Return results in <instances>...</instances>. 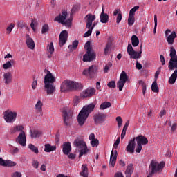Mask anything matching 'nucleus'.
Here are the masks:
<instances>
[{
    "label": "nucleus",
    "instance_id": "nucleus-1",
    "mask_svg": "<svg viewBox=\"0 0 177 177\" xmlns=\"http://www.w3.org/2000/svg\"><path fill=\"white\" fill-rule=\"evenodd\" d=\"M169 52H170L169 53L170 59H169L168 68L169 70H175V71L170 76L168 82L171 85H174V84H175V82H176V79H177L176 50H175V48H174V46H171Z\"/></svg>",
    "mask_w": 177,
    "mask_h": 177
},
{
    "label": "nucleus",
    "instance_id": "nucleus-2",
    "mask_svg": "<svg viewBox=\"0 0 177 177\" xmlns=\"http://www.w3.org/2000/svg\"><path fill=\"white\" fill-rule=\"evenodd\" d=\"M95 104L91 103L83 106L77 115V120L79 127H84L86 122V120H88V117H89V114H91V111L95 110Z\"/></svg>",
    "mask_w": 177,
    "mask_h": 177
},
{
    "label": "nucleus",
    "instance_id": "nucleus-3",
    "mask_svg": "<svg viewBox=\"0 0 177 177\" xmlns=\"http://www.w3.org/2000/svg\"><path fill=\"white\" fill-rule=\"evenodd\" d=\"M55 82H56V77L50 71H48L44 77V89H46L47 95H53L56 92Z\"/></svg>",
    "mask_w": 177,
    "mask_h": 177
},
{
    "label": "nucleus",
    "instance_id": "nucleus-4",
    "mask_svg": "<svg viewBox=\"0 0 177 177\" xmlns=\"http://www.w3.org/2000/svg\"><path fill=\"white\" fill-rule=\"evenodd\" d=\"M61 92H68L77 89H82V84L71 80L64 81L60 86Z\"/></svg>",
    "mask_w": 177,
    "mask_h": 177
},
{
    "label": "nucleus",
    "instance_id": "nucleus-5",
    "mask_svg": "<svg viewBox=\"0 0 177 177\" xmlns=\"http://www.w3.org/2000/svg\"><path fill=\"white\" fill-rule=\"evenodd\" d=\"M84 49L86 50V53L83 56V62H93L96 59V54L91 46V41L85 44Z\"/></svg>",
    "mask_w": 177,
    "mask_h": 177
},
{
    "label": "nucleus",
    "instance_id": "nucleus-6",
    "mask_svg": "<svg viewBox=\"0 0 177 177\" xmlns=\"http://www.w3.org/2000/svg\"><path fill=\"white\" fill-rule=\"evenodd\" d=\"M165 167V162L162 161L158 162L156 160H152L150 163L149 169V175H154V174H157V172H160V171L162 170V168Z\"/></svg>",
    "mask_w": 177,
    "mask_h": 177
},
{
    "label": "nucleus",
    "instance_id": "nucleus-7",
    "mask_svg": "<svg viewBox=\"0 0 177 177\" xmlns=\"http://www.w3.org/2000/svg\"><path fill=\"white\" fill-rule=\"evenodd\" d=\"M3 115L7 124H13L17 118V111L8 109L3 112Z\"/></svg>",
    "mask_w": 177,
    "mask_h": 177
},
{
    "label": "nucleus",
    "instance_id": "nucleus-8",
    "mask_svg": "<svg viewBox=\"0 0 177 177\" xmlns=\"http://www.w3.org/2000/svg\"><path fill=\"white\" fill-rule=\"evenodd\" d=\"M67 16H68V13H67L66 11H63L62 14H59V16L55 17V21H58V23H61V24H63L66 27H71V19H66Z\"/></svg>",
    "mask_w": 177,
    "mask_h": 177
},
{
    "label": "nucleus",
    "instance_id": "nucleus-9",
    "mask_svg": "<svg viewBox=\"0 0 177 177\" xmlns=\"http://www.w3.org/2000/svg\"><path fill=\"white\" fill-rule=\"evenodd\" d=\"M127 53L130 55V59H134L135 60H138L142 57V46H140V50L139 52L135 51L133 50V47H132V44H129L127 46Z\"/></svg>",
    "mask_w": 177,
    "mask_h": 177
},
{
    "label": "nucleus",
    "instance_id": "nucleus-10",
    "mask_svg": "<svg viewBox=\"0 0 177 177\" xmlns=\"http://www.w3.org/2000/svg\"><path fill=\"white\" fill-rule=\"evenodd\" d=\"M97 73V66L91 65L88 68L83 71L82 74L88 78H95V75Z\"/></svg>",
    "mask_w": 177,
    "mask_h": 177
},
{
    "label": "nucleus",
    "instance_id": "nucleus-11",
    "mask_svg": "<svg viewBox=\"0 0 177 177\" xmlns=\"http://www.w3.org/2000/svg\"><path fill=\"white\" fill-rule=\"evenodd\" d=\"M127 81H128V75L124 71H122L120 75L119 81L117 82V88H119V91H122Z\"/></svg>",
    "mask_w": 177,
    "mask_h": 177
},
{
    "label": "nucleus",
    "instance_id": "nucleus-12",
    "mask_svg": "<svg viewBox=\"0 0 177 177\" xmlns=\"http://www.w3.org/2000/svg\"><path fill=\"white\" fill-rule=\"evenodd\" d=\"M165 37H167V43L169 45H174V42L175 41V38H176V32L172 31L171 32V30L167 29L165 32Z\"/></svg>",
    "mask_w": 177,
    "mask_h": 177
},
{
    "label": "nucleus",
    "instance_id": "nucleus-13",
    "mask_svg": "<svg viewBox=\"0 0 177 177\" xmlns=\"http://www.w3.org/2000/svg\"><path fill=\"white\" fill-rule=\"evenodd\" d=\"M67 39H68V32H67V30H62L59 37V46L62 47L65 45L66 42H67Z\"/></svg>",
    "mask_w": 177,
    "mask_h": 177
},
{
    "label": "nucleus",
    "instance_id": "nucleus-14",
    "mask_svg": "<svg viewBox=\"0 0 177 177\" xmlns=\"http://www.w3.org/2000/svg\"><path fill=\"white\" fill-rule=\"evenodd\" d=\"M17 143L21 145V146H26L27 145V137H26V132L21 131L16 139Z\"/></svg>",
    "mask_w": 177,
    "mask_h": 177
},
{
    "label": "nucleus",
    "instance_id": "nucleus-15",
    "mask_svg": "<svg viewBox=\"0 0 177 177\" xmlns=\"http://www.w3.org/2000/svg\"><path fill=\"white\" fill-rule=\"evenodd\" d=\"M95 93H96V90L95 88H87L82 91V93L80 94V97H82V99L91 97V96H93Z\"/></svg>",
    "mask_w": 177,
    "mask_h": 177
},
{
    "label": "nucleus",
    "instance_id": "nucleus-16",
    "mask_svg": "<svg viewBox=\"0 0 177 177\" xmlns=\"http://www.w3.org/2000/svg\"><path fill=\"white\" fill-rule=\"evenodd\" d=\"M85 20L86 21V28H91L92 23L96 20V15L89 13L85 17Z\"/></svg>",
    "mask_w": 177,
    "mask_h": 177
},
{
    "label": "nucleus",
    "instance_id": "nucleus-17",
    "mask_svg": "<svg viewBox=\"0 0 177 177\" xmlns=\"http://www.w3.org/2000/svg\"><path fill=\"white\" fill-rule=\"evenodd\" d=\"M136 146V142H135L134 138L129 142L128 145L126 147V151H127V153H130V154H133V153H135Z\"/></svg>",
    "mask_w": 177,
    "mask_h": 177
},
{
    "label": "nucleus",
    "instance_id": "nucleus-18",
    "mask_svg": "<svg viewBox=\"0 0 177 177\" xmlns=\"http://www.w3.org/2000/svg\"><path fill=\"white\" fill-rule=\"evenodd\" d=\"M0 167H16V162L10 160H3L2 158H0Z\"/></svg>",
    "mask_w": 177,
    "mask_h": 177
},
{
    "label": "nucleus",
    "instance_id": "nucleus-19",
    "mask_svg": "<svg viewBox=\"0 0 177 177\" xmlns=\"http://www.w3.org/2000/svg\"><path fill=\"white\" fill-rule=\"evenodd\" d=\"M64 123L66 127H68L71 124L72 115L67 112V111H63Z\"/></svg>",
    "mask_w": 177,
    "mask_h": 177
},
{
    "label": "nucleus",
    "instance_id": "nucleus-20",
    "mask_svg": "<svg viewBox=\"0 0 177 177\" xmlns=\"http://www.w3.org/2000/svg\"><path fill=\"white\" fill-rule=\"evenodd\" d=\"M104 6H102V12L100 15V19L101 23L106 24L109 23V19H110V17L107 15V13H104Z\"/></svg>",
    "mask_w": 177,
    "mask_h": 177
},
{
    "label": "nucleus",
    "instance_id": "nucleus-21",
    "mask_svg": "<svg viewBox=\"0 0 177 177\" xmlns=\"http://www.w3.org/2000/svg\"><path fill=\"white\" fill-rule=\"evenodd\" d=\"M74 146H75L77 150L78 151L82 150V149L86 147V144L84 142V140H81L80 139H76L73 142Z\"/></svg>",
    "mask_w": 177,
    "mask_h": 177
},
{
    "label": "nucleus",
    "instance_id": "nucleus-22",
    "mask_svg": "<svg viewBox=\"0 0 177 177\" xmlns=\"http://www.w3.org/2000/svg\"><path fill=\"white\" fill-rule=\"evenodd\" d=\"M62 147L64 154L68 156L71 151V143H70V142H64Z\"/></svg>",
    "mask_w": 177,
    "mask_h": 177
},
{
    "label": "nucleus",
    "instance_id": "nucleus-23",
    "mask_svg": "<svg viewBox=\"0 0 177 177\" xmlns=\"http://www.w3.org/2000/svg\"><path fill=\"white\" fill-rule=\"evenodd\" d=\"M24 127H23V125H16L15 127L10 129V133L11 135H15V133H17V132H20V133H21V132H24Z\"/></svg>",
    "mask_w": 177,
    "mask_h": 177
},
{
    "label": "nucleus",
    "instance_id": "nucleus-24",
    "mask_svg": "<svg viewBox=\"0 0 177 177\" xmlns=\"http://www.w3.org/2000/svg\"><path fill=\"white\" fill-rule=\"evenodd\" d=\"M88 139L92 147H97L99 146V140L95 138V133H91L88 136Z\"/></svg>",
    "mask_w": 177,
    "mask_h": 177
},
{
    "label": "nucleus",
    "instance_id": "nucleus-25",
    "mask_svg": "<svg viewBox=\"0 0 177 177\" xmlns=\"http://www.w3.org/2000/svg\"><path fill=\"white\" fill-rule=\"evenodd\" d=\"M26 45L29 49H31L32 50L35 49V42H34V40L31 37H30L29 35H26Z\"/></svg>",
    "mask_w": 177,
    "mask_h": 177
},
{
    "label": "nucleus",
    "instance_id": "nucleus-26",
    "mask_svg": "<svg viewBox=\"0 0 177 177\" xmlns=\"http://www.w3.org/2000/svg\"><path fill=\"white\" fill-rule=\"evenodd\" d=\"M136 140L137 142V145H147L149 143V140L145 136H138L136 137Z\"/></svg>",
    "mask_w": 177,
    "mask_h": 177
},
{
    "label": "nucleus",
    "instance_id": "nucleus-27",
    "mask_svg": "<svg viewBox=\"0 0 177 177\" xmlns=\"http://www.w3.org/2000/svg\"><path fill=\"white\" fill-rule=\"evenodd\" d=\"M13 77L12 76V73L10 72H7L3 73V81L6 85H9L12 84V80Z\"/></svg>",
    "mask_w": 177,
    "mask_h": 177
},
{
    "label": "nucleus",
    "instance_id": "nucleus-28",
    "mask_svg": "<svg viewBox=\"0 0 177 177\" xmlns=\"http://www.w3.org/2000/svg\"><path fill=\"white\" fill-rule=\"evenodd\" d=\"M96 124H102L106 120V115L104 113H98L94 116Z\"/></svg>",
    "mask_w": 177,
    "mask_h": 177
},
{
    "label": "nucleus",
    "instance_id": "nucleus-29",
    "mask_svg": "<svg viewBox=\"0 0 177 177\" xmlns=\"http://www.w3.org/2000/svg\"><path fill=\"white\" fill-rule=\"evenodd\" d=\"M117 162V150L111 151V156H110V162L109 165L114 167L115 165V162Z\"/></svg>",
    "mask_w": 177,
    "mask_h": 177
},
{
    "label": "nucleus",
    "instance_id": "nucleus-30",
    "mask_svg": "<svg viewBox=\"0 0 177 177\" xmlns=\"http://www.w3.org/2000/svg\"><path fill=\"white\" fill-rule=\"evenodd\" d=\"M42 136V131L38 129H32L30 130V138L32 139H38Z\"/></svg>",
    "mask_w": 177,
    "mask_h": 177
},
{
    "label": "nucleus",
    "instance_id": "nucleus-31",
    "mask_svg": "<svg viewBox=\"0 0 177 177\" xmlns=\"http://www.w3.org/2000/svg\"><path fill=\"white\" fill-rule=\"evenodd\" d=\"M44 106V103L41 100H38L35 106V110L36 114H42V107Z\"/></svg>",
    "mask_w": 177,
    "mask_h": 177
},
{
    "label": "nucleus",
    "instance_id": "nucleus-32",
    "mask_svg": "<svg viewBox=\"0 0 177 177\" xmlns=\"http://www.w3.org/2000/svg\"><path fill=\"white\" fill-rule=\"evenodd\" d=\"M132 174H133V165L129 164L125 171L126 177H131Z\"/></svg>",
    "mask_w": 177,
    "mask_h": 177
},
{
    "label": "nucleus",
    "instance_id": "nucleus-33",
    "mask_svg": "<svg viewBox=\"0 0 177 177\" xmlns=\"http://www.w3.org/2000/svg\"><path fill=\"white\" fill-rule=\"evenodd\" d=\"M56 150V146H52L50 144H46L44 145V151L46 153H50L52 151H55Z\"/></svg>",
    "mask_w": 177,
    "mask_h": 177
},
{
    "label": "nucleus",
    "instance_id": "nucleus-34",
    "mask_svg": "<svg viewBox=\"0 0 177 177\" xmlns=\"http://www.w3.org/2000/svg\"><path fill=\"white\" fill-rule=\"evenodd\" d=\"M80 176L82 177H88V166L86 165H82V171L80 173Z\"/></svg>",
    "mask_w": 177,
    "mask_h": 177
},
{
    "label": "nucleus",
    "instance_id": "nucleus-35",
    "mask_svg": "<svg viewBox=\"0 0 177 177\" xmlns=\"http://www.w3.org/2000/svg\"><path fill=\"white\" fill-rule=\"evenodd\" d=\"M79 44L80 42L78 41V40H75L74 41H73L71 45H69L68 46V49H69L70 52H74V50H76L77 48H78Z\"/></svg>",
    "mask_w": 177,
    "mask_h": 177
},
{
    "label": "nucleus",
    "instance_id": "nucleus-36",
    "mask_svg": "<svg viewBox=\"0 0 177 177\" xmlns=\"http://www.w3.org/2000/svg\"><path fill=\"white\" fill-rule=\"evenodd\" d=\"M128 127H129V120H127L123 127V129L122 131V133L120 136L121 139H124L125 138V135H127V129H128Z\"/></svg>",
    "mask_w": 177,
    "mask_h": 177
},
{
    "label": "nucleus",
    "instance_id": "nucleus-37",
    "mask_svg": "<svg viewBox=\"0 0 177 177\" xmlns=\"http://www.w3.org/2000/svg\"><path fill=\"white\" fill-rule=\"evenodd\" d=\"M131 44L134 48L139 45V38L136 35L131 37Z\"/></svg>",
    "mask_w": 177,
    "mask_h": 177
},
{
    "label": "nucleus",
    "instance_id": "nucleus-38",
    "mask_svg": "<svg viewBox=\"0 0 177 177\" xmlns=\"http://www.w3.org/2000/svg\"><path fill=\"white\" fill-rule=\"evenodd\" d=\"M111 106V102H104L102 103L100 106V110H106V109H109Z\"/></svg>",
    "mask_w": 177,
    "mask_h": 177
},
{
    "label": "nucleus",
    "instance_id": "nucleus-39",
    "mask_svg": "<svg viewBox=\"0 0 177 177\" xmlns=\"http://www.w3.org/2000/svg\"><path fill=\"white\" fill-rule=\"evenodd\" d=\"M28 149L32 151V153H35V154H38L39 153V151L38 150V147H35V145L32 144H29L28 145Z\"/></svg>",
    "mask_w": 177,
    "mask_h": 177
},
{
    "label": "nucleus",
    "instance_id": "nucleus-40",
    "mask_svg": "<svg viewBox=\"0 0 177 177\" xmlns=\"http://www.w3.org/2000/svg\"><path fill=\"white\" fill-rule=\"evenodd\" d=\"M12 63H13V59L7 61L2 67L4 70H8V68H12Z\"/></svg>",
    "mask_w": 177,
    "mask_h": 177
},
{
    "label": "nucleus",
    "instance_id": "nucleus-41",
    "mask_svg": "<svg viewBox=\"0 0 177 177\" xmlns=\"http://www.w3.org/2000/svg\"><path fill=\"white\" fill-rule=\"evenodd\" d=\"M138 85H140V86H142V93H143V95H145L146 94L147 86H146V83L145 82V81L140 80L138 82Z\"/></svg>",
    "mask_w": 177,
    "mask_h": 177
},
{
    "label": "nucleus",
    "instance_id": "nucleus-42",
    "mask_svg": "<svg viewBox=\"0 0 177 177\" xmlns=\"http://www.w3.org/2000/svg\"><path fill=\"white\" fill-rule=\"evenodd\" d=\"M47 52L50 55H53V52H55V47L53 46V42H50V44L47 46Z\"/></svg>",
    "mask_w": 177,
    "mask_h": 177
},
{
    "label": "nucleus",
    "instance_id": "nucleus-43",
    "mask_svg": "<svg viewBox=\"0 0 177 177\" xmlns=\"http://www.w3.org/2000/svg\"><path fill=\"white\" fill-rule=\"evenodd\" d=\"M111 42H108L105 46L104 53V55H109L110 53V49H111Z\"/></svg>",
    "mask_w": 177,
    "mask_h": 177
},
{
    "label": "nucleus",
    "instance_id": "nucleus-44",
    "mask_svg": "<svg viewBox=\"0 0 177 177\" xmlns=\"http://www.w3.org/2000/svg\"><path fill=\"white\" fill-rule=\"evenodd\" d=\"M139 10V6H134L133 8L130 10L129 16L135 17V12H136V10Z\"/></svg>",
    "mask_w": 177,
    "mask_h": 177
},
{
    "label": "nucleus",
    "instance_id": "nucleus-45",
    "mask_svg": "<svg viewBox=\"0 0 177 177\" xmlns=\"http://www.w3.org/2000/svg\"><path fill=\"white\" fill-rule=\"evenodd\" d=\"M89 151V149H88V147H84V148L79 150V158H81L82 156H84V154H86Z\"/></svg>",
    "mask_w": 177,
    "mask_h": 177
},
{
    "label": "nucleus",
    "instance_id": "nucleus-46",
    "mask_svg": "<svg viewBox=\"0 0 177 177\" xmlns=\"http://www.w3.org/2000/svg\"><path fill=\"white\" fill-rule=\"evenodd\" d=\"M151 90L153 92L158 93V86L157 85V82L154 81L151 85Z\"/></svg>",
    "mask_w": 177,
    "mask_h": 177
},
{
    "label": "nucleus",
    "instance_id": "nucleus-47",
    "mask_svg": "<svg viewBox=\"0 0 177 177\" xmlns=\"http://www.w3.org/2000/svg\"><path fill=\"white\" fill-rule=\"evenodd\" d=\"M127 21L129 26H133L135 24V17L129 16Z\"/></svg>",
    "mask_w": 177,
    "mask_h": 177
},
{
    "label": "nucleus",
    "instance_id": "nucleus-48",
    "mask_svg": "<svg viewBox=\"0 0 177 177\" xmlns=\"http://www.w3.org/2000/svg\"><path fill=\"white\" fill-rule=\"evenodd\" d=\"M49 31V26L48 24H44L41 28V34H46Z\"/></svg>",
    "mask_w": 177,
    "mask_h": 177
},
{
    "label": "nucleus",
    "instance_id": "nucleus-49",
    "mask_svg": "<svg viewBox=\"0 0 177 177\" xmlns=\"http://www.w3.org/2000/svg\"><path fill=\"white\" fill-rule=\"evenodd\" d=\"M35 26H37V19H32L31 20V24H30V27L33 30V31H35Z\"/></svg>",
    "mask_w": 177,
    "mask_h": 177
},
{
    "label": "nucleus",
    "instance_id": "nucleus-50",
    "mask_svg": "<svg viewBox=\"0 0 177 177\" xmlns=\"http://www.w3.org/2000/svg\"><path fill=\"white\" fill-rule=\"evenodd\" d=\"M116 121L118 122V127L119 128H121V126L122 125V118H121V116H118L116 118Z\"/></svg>",
    "mask_w": 177,
    "mask_h": 177
},
{
    "label": "nucleus",
    "instance_id": "nucleus-51",
    "mask_svg": "<svg viewBox=\"0 0 177 177\" xmlns=\"http://www.w3.org/2000/svg\"><path fill=\"white\" fill-rule=\"evenodd\" d=\"M32 165L33 168H35L36 169H38V167H39V162L38 160H34L32 161Z\"/></svg>",
    "mask_w": 177,
    "mask_h": 177
},
{
    "label": "nucleus",
    "instance_id": "nucleus-52",
    "mask_svg": "<svg viewBox=\"0 0 177 177\" xmlns=\"http://www.w3.org/2000/svg\"><path fill=\"white\" fill-rule=\"evenodd\" d=\"M122 20V14L120 12L117 15V18H116V23H117V24H120V23H121Z\"/></svg>",
    "mask_w": 177,
    "mask_h": 177
},
{
    "label": "nucleus",
    "instance_id": "nucleus-53",
    "mask_svg": "<svg viewBox=\"0 0 177 177\" xmlns=\"http://www.w3.org/2000/svg\"><path fill=\"white\" fill-rule=\"evenodd\" d=\"M111 66H113V64H112L111 63H110V62L108 63V64L105 66V67H104V73H105V74L107 73H109V70H110Z\"/></svg>",
    "mask_w": 177,
    "mask_h": 177
},
{
    "label": "nucleus",
    "instance_id": "nucleus-54",
    "mask_svg": "<svg viewBox=\"0 0 177 177\" xmlns=\"http://www.w3.org/2000/svg\"><path fill=\"white\" fill-rule=\"evenodd\" d=\"M37 86H38V82H37V80L34 79L32 83V88L33 89V91H35V89H37Z\"/></svg>",
    "mask_w": 177,
    "mask_h": 177
},
{
    "label": "nucleus",
    "instance_id": "nucleus-55",
    "mask_svg": "<svg viewBox=\"0 0 177 177\" xmlns=\"http://www.w3.org/2000/svg\"><path fill=\"white\" fill-rule=\"evenodd\" d=\"M92 29L88 28V30L84 34V37L86 38L88 37H91V35H92Z\"/></svg>",
    "mask_w": 177,
    "mask_h": 177
},
{
    "label": "nucleus",
    "instance_id": "nucleus-56",
    "mask_svg": "<svg viewBox=\"0 0 177 177\" xmlns=\"http://www.w3.org/2000/svg\"><path fill=\"white\" fill-rule=\"evenodd\" d=\"M107 86H109V88H115L116 85H115V81H111L107 84Z\"/></svg>",
    "mask_w": 177,
    "mask_h": 177
},
{
    "label": "nucleus",
    "instance_id": "nucleus-57",
    "mask_svg": "<svg viewBox=\"0 0 177 177\" xmlns=\"http://www.w3.org/2000/svg\"><path fill=\"white\" fill-rule=\"evenodd\" d=\"M13 28H15V24H10L9 26L7 27L6 30L10 33L12 32V30H13Z\"/></svg>",
    "mask_w": 177,
    "mask_h": 177
},
{
    "label": "nucleus",
    "instance_id": "nucleus-58",
    "mask_svg": "<svg viewBox=\"0 0 177 177\" xmlns=\"http://www.w3.org/2000/svg\"><path fill=\"white\" fill-rule=\"evenodd\" d=\"M142 149H143V147L140 144H137V147L136 149V153H140L142 151Z\"/></svg>",
    "mask_w": 177,
    "mask_h": 177
},
{
    "label": "nucleus",
    "instance_id": "nucleus-59",
    "mask_svg": "<svg viewBox=\"0 0 177 177\" xmlns=\"http://www.w3.org/2000/svg\"><path fill=\"white\" fill-rule=\"evenodd\" d=\"M154 23L153 34H156V31H157V15H154Z\"/></svg>",
    "mask_w": 177,
    "mask_h": 177
},
{
    "label": "nucleus",
    "instance_id": "nucleus-60",
    "mask_svg": "<svg viewBox=\"0 0 177 177\" xmlns=\"http://www.w3.org/2000/svg\"><path fill=\"white\" fill-rule=\"evenodd\" d=\"M118 145H120V137L117 138L116 141L113 144V149H117L118 147Z\"/></svg>",
    "mask_w": 177,
    "mask_h": 177
},
{
    "label": "nucleus",
    "instance_id": "nucleus-61",
    "mask_svg": "<svg viewBox=\"0 0 177 177\" xmlns=\"http://www.w3.org/2000/svg\"><path fill=\"white\" fill-rule=\"evenodd\" d=\"M12 154H17V153H19V151H20V150L19 149V148L17 147H12V150H11Z\"/></svg>",
    "mask_w": 177,
    "mask_h": 177
},
{
    "label": "nucleus",
    "instance_id": "nucleus-62",
    "mask_svg": "<svg viewBox=\"0 0 177 177\" xmlns=\"http://www.w3.org/2000/svg\"><path fill=\"white\" fill-rule=\"evenodd\" d=\"M78 103H80V97H75L74 100H73V105L74 106H77Z\"/></svg>",
    "mask_w": 177,
    "mask_h": 177
},
{
    "label": "nucleus",
    "instance_id": "nucleus-63",
    "mask_svg": "<svg viewBox=\"0 0 177 177\" xmlns=\"http://www.w3.org/2000/svg\"><path fill=\"white\" fill-rule=\"evenodd\" d=\"M12 177H21V173H20L19 171H15L13 173Z\"/></svg>",
    "mask_w": 177,
    "mask_h": 177
},
{
    "label": "nucleus",
    "instance_id": "nucleus-64",
    "mask_svg": "<svg viewBox=\"0 0 177 177\" xmlns=\"http://www.w3.org/2000/svg\"><path fill=\"white\" fill-rule=\"evenodd\" d=\"M136 67L137 70H142V64L138 61L136 62Z\"/></svg>",
    "mask_w": 177,
    "mask_h": 177
}]
</instances>
